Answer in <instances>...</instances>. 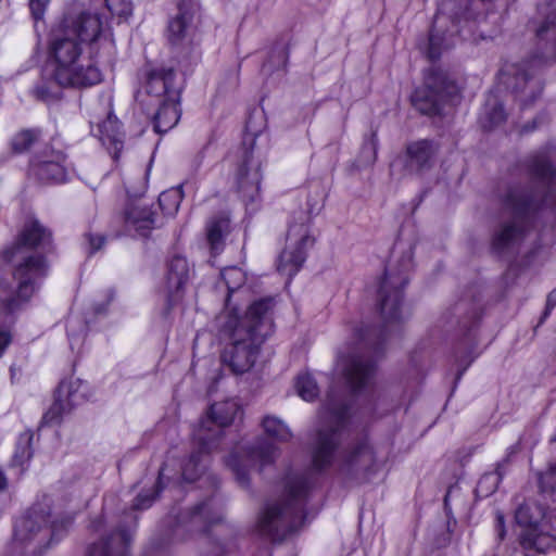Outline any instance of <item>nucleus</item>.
Instances as JSON below:
<instances>
[{
  "label": "nucleus",
  "instance_id": "f257e3e1",
  "mask_svg": "<svg viewBox=\"0 0 556 556\" xmlns=\"http://www.w3.org/2000/svg\"><path fill=\"white\" fill-rule=\"evenodd\" d=\"M556 151L536 152L526 161L529 181L510 184L501 198L513 218L498 225L492 237V249L501 254L517 245L525 237L529 223L552 208L556 201Z\"/></svg>",
  "mask_w": 556,
  "mask_h": 556
},
{
  "label": "nucleus",
  "instance_id": "f03ea898",
  "mask_svg": "<svg viewBox=\"0 0 556 556\" xmlns=\"http://www.w3.org/2000/svg\"><path fill=\"white\" fill-rule=\"evenodd\" d=\"M51 232L37 219L25 223L12 245L2 252L5 262L12 264L15 287L0 294V311L14 315L24 309L39 290L40 282L48 275L49 264L37 249H49Z\"/></svg>",
  "mask_w": 556,
  "mask_h": 556
},
{
  "label": "nucleus",
  "instance_id": "7ed1b4c3",
  "mask_svg": "<svg viewBox=\"0 0 556 556\" xmlns=\"http://www.w3.org/2000/svg\"><path fill=\"white\" fill-rule=\"evenodd\" d=\"M274 299H260L244 316L227 311L219 317L220 332L228 340L222 359L233 374L242 375L254 366L261 346L274 332Z\"/></svg>",
  "mask_w": 556,
  "mask_h": 556
},
{
  "label": "nucleus",
  "instance_id": "20e7f679",
  "mask_svg": "<svg viewBox=\"0 0 556 556\" xmlns=\"http://www.w3.org/2000/svg\"><path fill=\"white\" fill-rule=\"evenodd\" d=\"M50 53L52 61L43 67L33 90L36 99L51 102L61 97L65 87H89L101 81V72L94 64L80 63V46L67 30L54 36Z\"/></svg>",
  "mask_w": 556,
  "mask_h": 556
},
{
  "label": "nucleus",
  "instance_id": "39448f33",
  "mask_svg": "<svg viewBox=\"0 0 556 556\" xmlns=\"http://www.w3.org/2000/svg\"><path fill=\"white\" fill-rule=\"evenodd\" d=\"M307 475L288 479L282 497L267 504L258 520L260 532L273 541H282L296 532L305 521L304 507L312 488Z\"/></svg>",
  "mask_w": 556,
  "mask_h": 556
},
{
  "label": "nucleus",
  "instance_id": "423d86ee",
  "mask_svg": "<svg viewBox=\"0 0 556 556\" xmlns=\"http://www.w3.org/2000/svg\"><path fill=\"white\" fill-rule=\"evenodd\" d=\"M349 418L346 403L331 390L318 414L319 428L313 444L312 462L317 470L328 468L341 443V431Z\"/></svg>",
  "mask_w": 556,
  "mask_h": 556
},
{
  "label": "nucleus",
  "instance_id": "0eeeda50",
  "mask_svg": "<svg viewBox=\"0 0 556 556\" xmlns=\"http://www.w3.org/2000/svg\"><path fill=\"white\" fill-rule=\"evenodd\" d=\"M517 523L523 528L520 534V545L528 551L545 553L556 548V529L551 526L555 515L545 511L543 503L538 500H528L521 504L515 514Z\"/></svg>",
  "mask_w": 556,
  "mask_h": 556
},
{
  "label": "nucleus",
  "instance_id": "6e6552de",
  "mask_svg": "<svg viewBox=\"0 0 556 556\" xmlns=\"http://www.w3.org/2000/svg\"><path fill=\"white\" fill-rule=\"evenodd\" d=\"M50 511L41 505H35L14 526V542L21 545L34 544V552L47 548L52 541H59L67 527L73 522V516L49 522Z\"/></svg>",
  "mask_w": 556,
  "mask_h": 556
},
{
  "label": "nucleus",
  "instance_id": "1a4fd4ad",
  "mask_svg": "<svg viewBox=\"0 0 556 556\" xmlns=\"http://www.w3.org/2000/svg\"><path fill=\"white\" fill-rule=\"evenodd\" d=\"M241 414V405L235 399L212 404L194 430V440L207 452H213L224 435L223 429L230 426Z\"/></svg>",
  "mask_w": 556,
  "mask_h": 556
},
{
  "label": "nucleus",
  "instance_id": "9d476101",
  "mask_svg": "<svg viewBox=\"0 0 556 556\" xmlns=\"http://www.w3.org/2000/svg\"><path fill=\"white\" fill-rule=\"evenodd\" d=\"M457 93V86L446 73L431 68L425 77V83L412 96V103L421 114L437 115L442 105Z\"/></svg>",
  "mask_w": 556,
  "mask_h": 556
},
{
  "label": "nucleus",
  "instance_id": "9b49d317",
  "mask_svg": "<svg viewBox=\"0 0 556 556\" xmlns=\"http://www.w3.org/2000/svg\"><path fill=\"white\" fill-rule=\"evenodd\" d=\"M276 457V446L260 439L252 445L237 446L227 457L226 465L233 472L237 482L247 488L250 483V473L255 466L258 464L262 469L271 464Z\"/></svg>",
  "mask_w": 556,
  "mask_h": 556
},
{
  "label": "nucleus",
  "instance_id": "f8f14e48",
  "mask_svg": "<svg viewBox=\"0 0 556 556\" xmlns=\"http://www.w3.org/2000/svg\"><path fill=\"white\" fill-rule=\"evenodd\" d=\"M371 332L370 328H362L356 331L361 346L355 348L342 364L343 376L353 390L366 387L375 374V362L369 355L374 348L370 340Z\"/></svg>",
  "mask_w": 556,
  "mask_h": 556
},
{
  "label": "nucleus",
  "instance_id": "ddd939ff",
  "mask_svg": "<svg viewBox=\"0 0 556 556\" xmlns=\"http://www.w3.org/2000/svg\"><path fill=\"white\" fill-rule=\"evenodd\" d=\"M546 62L545 58L535 55L519 64L510 65L504 71L505 85L522 105L531 104L540 97L542 84L534 76V70Z\"/></svg>",
  "mask_w": 556,
  "mask_h": 556
},
{
  "label": "nucleus",
  "instance_id": "4468645a",
  "mask_svg": "<svg viewBox=\"0 0 556 556\" xmlns=\"http://www.w3.org/2000/svg\"><path fill=\"white\" fill-rule=\"evenodd\" d=\"M314 242L306 224L291 225L287 233V245L278 258L277 270L291 279L301 269L306 252Z\"/></svg>",
  "mask_w": 556,
  "mask_h": 556
},
{
  "label": "nucleus",
  "instance_id": "2eb2a0df",
  "mask_svg": "<svg viewBox=\"0 0 556 556\" xmlns=\"http://www.w3.org/2000/svg\"><path fill=\"white\" fill-rule=\"evenodd\" d=\"M378 470L376 453L367 440H361L349 446L340 465L342 476L357 483L370 481Z\"/></svg>",
  "mask_w": 556,
  "mask_h": 556
},
{
  "label": "nucleus",
  "instance_id": "dca6fc26",
  "mask_svg": "<svg viewBox=\"0 0 556 556\" xmlns=\"http://www.w3.org/2000/svg\"><path fill=\"white\" fill-rule=\"evenodd\" d=\"M408 278L403 274L387 270L379 288L378 305L386 324L399 323L402 319V289Z\"/></svg>",
  "mask_w": 556,
  "mask_h": 556
},
{
  "label": "nucleus",
  "instance_id": "f3484780",
  "mask_svg": "<svg viewBox=\"0 0 556 556\" xmlns=\"http://www.w3.org/2000/svg\"><path fill=\"white\" fill-rule=\"evenodd\" d=\"M200 7L198 0H181L177 14L168 23V39L175 46L194 42Z\"/></svg>",
  "mask_w": 556,
  "mask_h": 556
},
{
  "label": "nucleus",
  "instance_id": "a211bd4d",
  "mask_svg": "<svg viewBox=\"0 0 556 556\" xmlns=\"http://www.w3.org/2000/svg\"><path fill=\"white\" fill-rule=\"evenodd\" d=\"M144 90L151 98V104L180 100V86L176 83L173 68L155 67L147 71Z\"/></svg>",
  "mask_w": 556,
  "mask_h": 556
},
{
  "label": "nucleus",
  "instance_id": "6ab92c4d",
  "mask_svg": "<svg viewBox=\"0 0 556 556\" xmlns=\"http://www.w3.org/2000/svg\"><path fill=\"white\" fill-rule=\"evenodd\" d=\"M65 155L61 151L45 149L30 163V173L45 184H59L66 179V169L63 165Z\"/></svg>",
  "mask_w": 556,
  "mask_h": 556
},
{
  "label": "nucleus",
  "instance_id": "aec40b11",
  "mask_svg": "<svg viewBox=\"0 0 556 556\" xmlns=\"http://www.w3.org/2000/svg\"><path fill=\"white\" fill-rule=\"evenodd\" d=\"M106 21L98 12L83 11L75 18L66 20L67 31L71 35H76L80 41L96 42L102 37L110 48L113 47V41L106 39L104 36Z\"/></svg>",
  "mask_w": 556,
  "mask_h": 556
},
{
  "label": "nucleus",
  "instance_id": "412c9836",
  "mask_svg": "<svg viewBox=\"0 0 556 556\" xmlns=\"http://www.w3.org/2000/svg\"><path fill=\"white\" fill-rule=\"evenodd\" d=\"M262 175L260 165L252 160L251 154L245 153L243 163L237 172V186L242 199L254 202L260 195Z\"/></svg>",
  "mask_w": 556,
  "mask_h": 556
},
{
  "label": "nucleus",
  "instance_id": "4be33fe9",
  "mask_svg": "<svg viewBox=\"0 0 556 556\" xmlns=\"http://www.w3.org/2000/svg\"><path fill=\"white\" fill-rule=\"evenodd\" d=\"M189 274L190 267L186 257L175 255L168 261L165 273V290L168 302L176 301L175 298L189 280Z\"/></svg>",
  "mask_w": 556,
  "mask_h": 556
},
{
  "label": "nucleus",
  "instance_id": "5701e85b",
  "mask_svg": "<svg viewBox=\"0 0 556 556\" xmlns=\"http://www.w3.org/2000/svg\"><path fill=\"white\" fill-rule=\"evenodd\" d=\"M125 224L139 236L148 237L157 226V218L148 205L134 204L126 210Z\"/></svg>",
  "mask_w": 556,
  "mask_h": 556
},
{
  "label": "nucleus",
  "instance_id": "b1692460",
  "mask_svg": "<svg viewBox=\"0 0 556 556\" xmlns=\"http://www.w3.org/2000/svg\"><path fill=\"white\" fill-rule=\"evenodd\" d=\"M130 541V530L122 528L116 533L94 544L88 556H126Z\"/></svg>",
  "mask_w": 556,
  "mask_h": 556
},
{
  "label": "nucleus",
  "instance_id": "393cba45",
  "mask_svg": "<svg viewBox=\"0 0 556 556\" xmlns=\"http://www.w3.org/2000/svg\"><path fill=\"white\" fill-rule=\"evenodd\" d=\"M97 129L102 144L106 147L113 159L117 160L123 149L124 138L117 118L109 113L106 119L97 125Z\"/></svg>",
  "mask_w": 556,
  "mask_h": 556
},
{
  "label": "nucleus",
  "instance_id": "a878e982",
  "mask_svg": "<svg viewBox=\"0 0 556 556\" xmlns=\"http://www.w3.org/2000/svg\"><path fill=\"white\" fill-rule=\"evenodd\" d=\"M230 232V219L227 214H218L206 224V240L212 254H218L225 245V239Z\"/></svg>",
  "mask_w": 556,
  "mask_h": 556
},
{
  "label": "nucleus",
  "instance_id": "bb28decb",
  "mask_svg": "<svg viewBox=\"0 0 556 556\" xmlns=\"http://www.w3.org/2000/svg\"><path fill=\"white\" fill-rule=\"evenodd\" d=\"M157 111L153 116V127L159 134H164L175 127L180 118L179 101H161L154 103Z\"/></svg>",
  "mask_w": 556,
  "mask_h": 556
},
{
  "label": "nucleus",
  "instance_id": "cd10ccee",
  "mask_svg": "<svg viewBox=\"0 0 556 556\" xmlns=\"http://www.w3.org/2000/svg\"><path fill=\"white\" fill-rule=\"evenodd\" d=\"M437 152V147L430 140L422 139L409 143L406 148L408 156V166L416 170H422L430 167V162Z\"/></svg>",
  "mask_w": 556,
  "mask_h": 556
},
{
  "label": "nucleus",
  "instance_id": "c85d7f7f",
  "mask_svg": "<svg viewBox=\"0 0 556 556\" xmlns=\"http://www.w3.org/2000/svg\"><path fill=\"white\" fill-rule=\"evenodd\" d=\"M222 520V513L212 498L197 504L190 511V522L199 531H206L207 526Z\"/></svg>",
  "mask_w": 556,
  "mask_h": 556
},
{
  "label": "nucleus",
  "instance_id": "c756f323",
  "mask_svg": "<svg viewBox=\"0 0 556 556\" xmlns=\"http://www.w3.org/2000/svg\"><path fill=\"white\" fill-rule=\"evenodd\" d=\"M539 14L542 18L536 22L535 35L556 49V10L539 7Z\"/></svg>",
  "mask_w": 556,
  "mask_h": 556
},
{
  "label": "nucleus",
  "instance_id": "7c9ffc66",
  "mask_svg": "<svg viewBox=\"0 0 556 556\" xmlns=\"http://www.w3.org/2000/svg\"><path fill=\"white\" fill-rule=\"evenodd\" d=\"M540 496L544 504L551 501V514L556 517V463L539 475Z\"/></svg>",
  "mask_w": 556,
  "mask_h": 556
},
{
  "label": "nucleus",
  "instance_id": "2f4dec72",
  "mask_svg": "<svg viewBox=\"0 0 556 556\" xmlns=\"http://www.w3.org/2000/svg\"><path fill=\"white\" fill-rule=\"evenodd\" d=\"M55 394L64 402H68L73 408L85 399V383L78 378L71 377L60 382Z\"/></svg>",
  "mask_w": 556,
  "mask_h": 556
},
{
  "label": "nucleus",
  "instance_id": "473e14b6",
  "mask_svg": "<svg viewBox=\"0 0 556 556\" xmlns=\"http://www.w3.org/2000/svg\"><path fill=\"white\" fill-rule=\"evenodd\" d=\"M454 45V36L452 34L446 36L437 27V25H434L429 35L427 55L430 60H437L440 58L443 50H446Z\"/></svg>",
  "mask_w": 556,
  "mask_h": 556
},
{
  "label": "nucleus",
  "instance_id": "72a5a7b5",
  "mask_svg": "<svg viewBox=\"0 0 556 556\" xmlns=\"http://www.w3.org/2000/svg\"><path fill=\"white\" fill-rule=\"evenodd\" d=\"M199 451L193 452L181 467V478L187 482L197 480L203 472L205 465L201 457L203 453H208L199 443Z\"/></svg>",
  "mask_w": 556,
  "mask_h": 556
},
{
  "label": "nucleus",
  "instance_id": "f704fd0d",
  "mask_svg": "<svg viewBox=\"0 0 556 556\" xmlns=\"http://www.w3.org/2000/svg\"><path fill=\"white\" fill-rule=\"evenodd\" d=\"M262 426L267 435L277 441L287 442L292 433L288 426L276 416H266L263 418Z\"/></svg>",
  "mask_w": 556,
  "mask_h": 556
},
{
  "label": "nucleus",
  "instance_id": "c9c22d12",
  "mask_svg": "<svg viewBox=\"0 0 556 556\" xmlns=\"http://www.w3.org/2000/svg\"><path fill=\"white\" fill-rule=\"evenodd\" d=\"M505 475L504 462H500L494 472L484 473L477 485V491L483 496H489L494 493L498 486V483Z\"/></svg>",
  "mask_w": 556,
  "mask_h": 556
},
{
  "label": "nucleus",
  "instance_id": "e433bc0d",
  "mask_svg": "<svg viewBox=\"0 0 556 556\" xmlns=\"http://www.w3.org/2000/svg\"><path fill=\"white\" fill-rule=\"evenodd\" d=\"M71 410V404L68 402H64L63 399L54 394L53 404L43 415L41 424L45 426L58 425L61 422L63 415Z\"/></svg>",
  "mask_w": 556,
  "mask_h": 556
},
{
  "label": "nucleus",
  "instance_id": "4c0bfd02",
  "mask_svg": "<svg viewBox=\"0 0 556 556\" xmlns=\"http://www.w3.org/2000/svg\"><path fill=\"white\" fill-rule=\"evenodd\" d=\"M182 193L180 189L173 188L162 192L159 197V205L165 215H174L181 203Z\"/></svg>",
  "mask_w": 556,
  "mask_h": 556
},
{
  "label": "nucleus",
  "instance_id": "58836bf2",
  "mask_svg": "<svg viewBox=\"0 0 556 556\" xmlns=\"http://www.w3.org/2000/svg\"><path fill=\"white\" fill-rule=\"evenodd\" d=\"M222 278L228 290V295L239 289L245 281V274L239 267H227L222 271ZM226 307H229V296L226 299Z\"/></svg>",
  "mask_w": 556,
  "mask_h": 556
},
{
  "label": "nucleus",
  "instance_id": "ea45409f",
  "mask_svg": "<svg viewBox=\"0 0 556 556\" xmlns=\"http://www.w3.org/2000/svg\"><path fill=\"white\" fill-rule=\"evenodd\" d=\"M484 115L488 124H484L483 126L489 128L497 126L506 119L504 108L495 97H491L486 100Z\"/></svg>",
  "mask_w": 556,
  "mask_h": 556
},
{
  "label": "nucleus",
  "instance_id": "a19ab883",
  "mask_svg": "<svg viewBox=\"0 0 556 556\" xmlns=\"http://www.w3.org/2000/svg\"><path fill=\"white\" fill-rule=\"evenodd\" d=\"M166 470H167V465L165 464L160 469L159 480H157V483H156L155 491L153 493H146L144 492V493L138 494V496L136 497V500L134 502V505H132L134 509H136V510L147 509V508H149L153 504V502L156 498V495L159 494V492L162 489L163 480L166 477V475H165Z\"/></svg>",
  "mask_w": 556,
  "mask_h": 556
},
{
  "label": "nucleus",
  "instance_id": "79ce46f5",
  "mask_svg": "<svg viewBox=\"0 0 556 556\" xmlns=\"http://www.w3.org/2000/svg\"><path fill=\"white\" fill-rule=\"evenodd\" d=\"M296 391L298 394L305 401L315 400L319 393L316 381L308 374H303L298 377Z\"/></svg>",
  "mask_w": 556,
  "mask_h": 556
},
{
  "label": "nucleus",
  "instance_id": "37998d69",
  "mask_svg": "<svg viewBox=\"0 0 556 556\" xmlns=\"http://www.w3.org/2000/svg\"><path fill=\"white\" fill-rule=\"evenodd\" d=\"M36 139L37 134L34 130H23L13 137L12 148L15 152H24L31 147Z\"/></svg>",
  "mask_w": 556,
  "mask_h": 556
},
{
  "label": "nucleus",
  "instance_id": "c03bdc74",
  "mask_svg": "<svg viewBox=\"0 0 556 556\" xmlns=\"http://www.w3.org/2000/svg\"><path fill=\"white\" fill-rule=\"evenodd\" d=\"M108 10L118 17H128L132 13L131 0H105Z\"/></svg>",
  "mask_w": 556,
  "mask_h": 556
},
{
  "label": "nucleus",
  "instance_id": "a18cd8bd",
  "mask_svg": "<svg viewBox=\"0 0 556 556\" xmlns=\"http://www.w3.org/2000/svg\"><path fill=\"white\" fill-rule=\"evenodd\" d=\"M30 441L31 435L30 434H24L21 437V442L17 446V451L14 455L15 462L20 465H22L25 460H28L31 457V451H30Z\"/></svg>",
  "mask_w": 556,
  "mask_h": 556
},
{
  "label": "nucleus",
  "instance_id": "49530a36",
  "mask_svg": "<svg viewBox=\"0 0 556 556\" xmlns=\"http://www.w3.org/2000/svg\"><path fill=\"white\" fill-rule=\"evenodd\" d=\"M378 151L377 134L372 132L370 138L364 143L362 153L366 157V163L371 165L376 162Z\"/></svg>",
  "mask_w": 556,
  "mask_h": 556
},
{
  "label": "nucleus",
  "instance_id": "de8ad7c7",
  "mask_svg": "<svg viewBox=\"0 0 556 556\" xmlns=\"http://www.w3.org/2000/svg\"><path fill=\"white\" fill-rule=\"evenodd\" d=\"M464 9L460 11H456L454 13V18L458 22L462 20L469 21V20H477V16L473 14V12L470 9L471 1L470 0H463Z\"/></svg>",
  "mask_w": 556,
  "mask_h": 556
},
{
  "label": "nucleus",
  "instance_id": "09e8293b",
  "mask_svg": "<svg viewBox=\"0 0 556 556\" xmlns=\"http://www.w3.org/2000/svg\"><path fill=\"white\" fill-rule=\"evenodd\" d=\"M49 0H29V9L35 20L43 16Z\"/></svg>",
  "mask_w": 556,
  "mask_h": 556
},
{
  "label": "nucleus",
  "instance_id": "8fccbe9b",
  "mask_svg": "<svg viewBox=\"0 0 556 556\" xmlns=\"http://www.w3.org/2000/svg\"><path fill=\"white\" fill-rule=\"evenodd\" d=\"M87 238H88L89 245H90V253H94L98 250H100L105 242V238L101 235L88 233Z\"/></svg>",
  "mask_w": 556,
  "mask_h": 556
},
{
  "label": "nucleus",
  "instance_id": "3c124183",
  "mask_svg": "<svg viewBox=\"0 0 556 556\" xmlns=\"http://www.w3.org/2000/svg\"><path fill=\"white\" fill-rule=\"evenodd\" d=\"M556 306V288L549 292L546 301V307L543 312L540 323L542 324L551 314L552 309Z\"/></svg>",
  "mask_w": 556,
  "mask_h": 556
},
{
  "label": "nucleus",
  "instance_id": "603ef678",
  "mask_svg": "<svg viewBox=\"0 0 556 556\" xmlns=\"http://www.w3.org/2000/svg\"><path fill=\"white\" fill-rule=\"evenodd\" d=\"M444 509L447 516V529L451 531V525H456V519L452 516V510L448 504V493L444 497Z\"/></svg>",
  "mask_w": 556,
  "mask_h": 556
},
{
  "label": "nucleus",
  "instance_id": "864d4df0",
  "mask_svg": "<svg viewBox=\"0 0 556 556\" xmlns=\"http://www.w3.org/2000/svg\"><path fill=\"white\" fill-rule=\"evenodd\" d=\"M11 342V336L7 331H0V357Z\"/></svg>",
  "mask_w": 556,
  "mask_h": 556
},
{
  "label": "nucleus",
  "instance_id": "5fc2aeb1",
  "mask_svg": "<svg viewBox=\"0 0 556 556\" xmlns=\"http://www.w3.org/2000/svg\"><path fill=\"white\" fill-rule=\"evenodd\" d=\"M496 530L497 535L502 540L505 535V528H504V516L501 513L496 514Z\"/></svg>",
  "mask_w": 556,
  "mask_h": 556
},
{
  "label": "nucleus",
  "instance_id": "6e6d98bb",
  "mask_svg": "<svg viewBox=\"0 0 556 556\" xmlns=\"http://www.w3.org/2000/svg\"><path fill=\"white\" fill-rule=\"evenodd\" d=\"M519 450H520L519 443H516V444H514V445H511V446H509V447L507 448V455H506V457L502 460V462H504V470H505V471H506V467H507V465H508V463H509V457H510L511 455H514V454L518 453V452H519Z\"/></svg>",
  "mask_w": 556,
  "mask_h": 556
},
{
  "label": "nucleus",
  "instance_id": "4d7b16f0",
  "mask_svg": "<svg viewBox=\"0 0 556 556\" xmlns=\"http://www.w3.org/2000/svg\"><path fill=\"white\" fill-rule=\"evenodd\" d=\"M7 486V481L3 473L0 471V491H3Z\"/></svg>",
  "mask_w": 556,
  "mask_h": 556
},
{
  "label": "nucleus",
  "instance_id": "13d9d810",
  "mask_svg": "<svg viewBox=\"0 0 556 556\" xmlns=\"http://www.w3.org/2000/svg\"><path fill=\"white\" fill-rule=\"evenodd\" d=\"M549 443L552 444V446L556 450V434L553 435L551 439H549Z\"/></svg>",
  "mask_w": 556,
  "mask_h": 556
},
{
  "label": "nucleus",
  "instance_id": "bf43d9fd",
  "mask_svg": "<svg viewBox=\"0 0 556 556\" xmlns=\"http://www.w3.org/2000/svg\"><path fill=\"white\" fill-rule=\"evenodd\" d=\"M465 369H466V367H465L463 370H460V371L458 372L457 378H456L457 380H458V379H460V377H462V375L464 374Z\"/></svg>",
  "mask_w": 556,
  "mask_h": 556
},
{
  "label": "nucleus",
  "instance_id": "052dcab7",
  "mask_svg": "<svg viewBox=\"0 0 556 556\" xmlns=\"http://www.w3.org/2000/svg\"><path fill=\"white\" fill-rule=\"evenodd\" d=\"M131 522H132V523H136V518H135V517H134V518H131Z\"/></svg>",
  "mask_w": 556,
  "mask_h": 556
},
{
  "label": "nucleus",
  "instance_id": "680f3d73",
  "mask_svg": "<svg viewBox=\"0 0 556 556\" xmlns=\"http://www.w3.org/2000/svg\"><path fill=\"white\" fill-rule=\"evenodd\" d=\"M214 556H220V555H219V553H217V554H216V555H214Z\"/></svg>",
  "mask_w": 556,
  "mask_h": 556
}]
</instances>
